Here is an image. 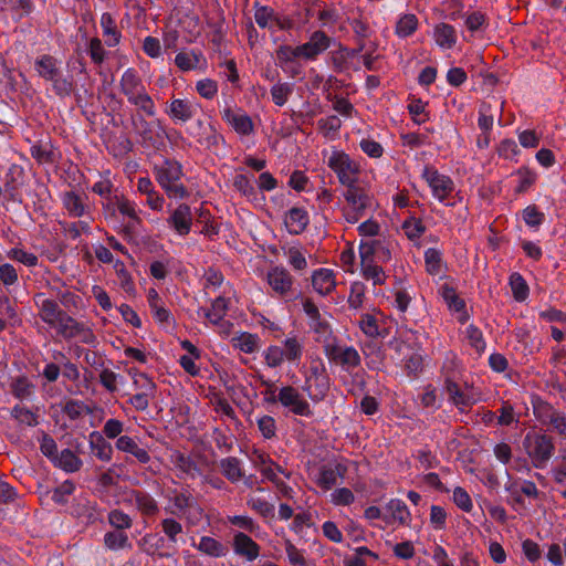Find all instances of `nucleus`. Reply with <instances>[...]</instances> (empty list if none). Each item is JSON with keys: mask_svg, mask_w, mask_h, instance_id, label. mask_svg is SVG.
<instances>
[{"mask_svg": "<svg viewBox=\"0 0 566 566\" xmlns=\"http://www.w3.org/2000/svg\"><path fill=\"white\" fill-rule=\"evenodd\" d=\"M199 104L189 99L172 96L166 103L165 113L175 124H185L198 113Z\"/></svg>", "mask_w": 566, "mask_h": 566, "instance_id": "f8f14e48", "label": "nucleus"}, {"mask_svg": "<svg viewBox=\"0 0 566 566\" xmlns=\"http://www.w3.org/2000/svg\"><path fill=\"white\" fill-rule=\"evenodd\" d=\"M329 386L328 375L307 376L304 390L313 401H321L327 395Z\"/></svg>", "mask_w": 566, "mask_h": 566, "instance_id": "4be33fe9", "label": "nucleus"}, {"mask_svg": "<svg viewBox=\"0 0 566 566\" xmlns=\"http://www.w3.org/2000/svg\"><path fill=\"white\" fill-rule=\"evenodd\" d=\"M87 197L75 191H65L61 196L62 205L72 218H80L85 216L90 207L85 202Z\"/></svg>", "mask_w": 566, "mask_h": 566, "instance_id": "f3484780", "label": "nucleus"}, {"mask_svg": "<svg viewBox=\"0 0 566 566\" xmlns=\"http://www.w3.org/2000/svg\"><path fill=\"white\" fill-rule=\"evenodd\" d=\"M427 272L431 275L439 274L442 268V254L439 250L430 248L424 252Z\"/></svg>", "mask_w": 566, "mask_h": 566, "instance_id": "8fccbe9b", "label": "nucleus"}, {"mask_svg": "<svg viewBox=\"0 0 566 566\" xmlns=\"http://www.w3.org/2000/svg\"><path fill=\"white\" fill-rule=\"evenodd\" d=\"M197 143L205 149L218 150L220 145L224 144V138L213 125H208L199 134Z\"/></svg>", "mask_w": 566, "mask_h": 566, "instance_id": "2f4dec72", "label": "nucleus"}, {"mask_svg": "<svg viewBox=\"0 0 566 566\" xmlns=\"http://www.w3.org/2000/svg\"><path fill=\"white\" fill-rule=\"evenodd\" d=\"M310 218L308 213L304 208L293 207L291 208L284 219V223L287 228V231L291 234H300L302 233L306 227L308 226Z\"/></svg>", "mask_w": 566, "mask_h": 566, "instance_id": "5701e85b", "label": "nucleus"}, {"mask_svg": "<svg viewBox=\"0 0 566 566\" xmlns=\"http://www.w3.org/2000/svg\"><path fill=\"white\" fill-rule=\"evenodd\" d=\"M120 92L127 97L129 104L136 106L147 116L156 115V105L151 96L146 92L142 78L136 70L127 69L119 81Z\"/></svg>", "mask_w": 566, "mask_h": 566, "instance_id": "f257e3e1", "label": "nucleus"}, {"mask_svg": "<svg viewBox=\"0 0 566 566\" xmlns=\"http://www.w3.org/2000/svg\"><path fill=\"white\" fill-rule=\"evenodd\" d=\"M434 40L443 49H451L457 42L455 30L452 25L440 23L434 28Z\"/></svg>", "mask_w": 566, "mask_h": 566, "instance_id": "72a5a7b5", "label": "nucleus"}, {"mask_svg": "<svg viewBox=\"0 0 566 566\" xmlns=\"http://www.w3.org/2000/svg\"><path fill=\"white\" fill-rule=\"evenodd\" d=\"M137 190L146 196L147 206L155 211H160L164 207V197L156 191L151 180L148 177H140L137 180Z\"/></svg>", "mask_w": 566, "mask_h": 566, "instance_id": "b1692460", "label": "nucleus"}, {"mask_svg": "<svg viewBox=\"0 0 566 566\" xmlns=\"http://www.w3.org/2000/svg\"><path fill=\"white\" fill-rule=\"evenodd\" d=\"M201 57L202 55L195 51L180 52L176 55L175 63L181 71H191L198 67Z\"/></svg>", "mask_w": 566, "mask_h": 566, "instance_id": "c03bdc74", "label": "nucleus"}, {"mask_svg": "<svg viewBox=\"0 0 566 566\" xmlns=\"http://www.w3.org/2000/svg\"><path fill=\"white\" fill-rule=\"evenodd\" d=\"M298 50L300 45L295 48L291 45H280L275 52L280 66L284 67L287 63H292L296 59L302 57V52Z\"/></svg>", "mask_w": 566, "mask_h": 566, "instance_id": "de8ad7c7", "label": "nucleus"}, {"mask_svg": "<svg viewBox=\"0 0 566 566\" xmlns=\"http://www.w3.org/2000/svg\"><path fill=\"white\" fill-rule=\"evenodd\" d=\"M346 468L342 464H337L334 469L324 467L318 476V485L324 490H331L337 484V478L343 476Z\"/></svg>", "mask_w": 566, "mask_h": 566, "instance_id": "c9c22d12", "label": "nucleus"}, {"mask_svg": "<svg viewBox=\"0 0 566 566\" xmlns=\"http://www.w3.org/2000/svg\"><path fill=\"white\" fill-rule=\"evenodd\" d=\"M153 174L169 198L184 199L188 197L187 188L179 182L184 172L178 161L165 159L161 164L154 165Z\"/></svg>", "mask_w": 566, "mask_h": 566, "instance_id": "7ed1b4c3", "label": "nucleus"}, {"mask_svg": "<svg viewBox=\"0 0 566 566\" xmlns=\"http://www.w3.org/2000/svg\"><path fill=\"white\" fill-rule=\"evenodd\" d=\"M266 282L273 295L285 302H292L301 296V292L294 286V277L284 266L271 268L266 273Z\"/></svg>", "mask_w": 566, "mask_h": 566, "instance_id": "6e6552de", "label": "nucleus"}, {"mask_svg": "<svg viewBox=\"0 0 566 566\" xmlns=\"http://www.w3.org/2000/svg\"><path fill=\"white\" fill-rule=\"evenodd\" d=\"M386 509L390 512L391 517L400 524L407 525L409 523L410 512L403 501L392 499L387 503Z\"/></svg>", "mask_w": 566, "mask_h": 566, "instance_id": "ea45409f", "label": "nucleus"}, {"mask_svg": "<svg viewBox=\"0 0 566 566\" xmlns=\"http://www.w3.org/2000/svg\"><path fill=\"white\" fill-rule=\"evenodd\" d=\"M104 543L109 549H120L130 545L128 536L122 531L106 533Z\"/></svg>", "mask_w": 566, "mask_h": 566, "instance_id": "13d9d810", "label": "nucleus"}, {"mask_svg": "<svg viewBox=\"0 0 566 566\" xmlns=\"http://www.w3.org/2000/svg\"><path fill=\"white\" fill-rule=\"evenodd\" d=\"M523 447L536 469H544L555 452L553 438L535 431L526 433Z\"/></svg>", "mask_w": 566, "mask_h": 566, "instance_id": "423d86ee", "label": "nucleus"}, {"mask_svg": "<svg viewBox=\"0 0 566 566\" xmlns=\"http://www.w3.org/2000/svg\"><path fill=\"white\" fill-rule=\"evenodd\" d=\"M105 144L108 153L117 158H123L133 150V143L125 134L109 136Z\"/></svg>", "mask_w": 566, "mask_h": 566, "instance_id": "c756f323", "label": "nucleus"}, {"mask_svg": "<svg viewBox=\"0 0 566 566\" xmlns=\"http://www.w3.org/2000/svg\"><path fill=\"white\" fill-rule=\"evenodd\" d=\"M108 522L117 531L130 528L133 521L130 516L120 510H113L108 514Z\"/></svg>", "mask_w": 566, "mask_h": 566, "instance_id": "052dcab7", "label": "nucleus"}, {"mask_svg": "<svg viewBox=\"0 0 566 566\" xmlns=\"http://www.w3.org/2000/svg\"><path fill=\"white\" fill-rule=\"evenodd\" d=\"M522 218L526 226L538 229L545 221V213L539 211L535 205H530L522 210Z\"/></svg>", "mask_w": 566, "mask_h": 566, "instance_id": "49530a36", "label": "nucleus"}, {"mask_svg": "<svg viewBox=\"0 0 566 566\" xmlns=\"http://www.w3.org/2000/svg\"><path fill=\"white\" fill-rule=\"evenodd\" d=\"M219 467L223 476L231 483H235L244 476V472L241 468V461L235 457L221 459Z\"/></svg>", "mask_w": 566, "mask_h": 566, "instance_id": "7c9ffc66", "label": "nucleus"}, {"mask_svg": "<svg viewBox=\"0 0 566 566\" xmlns=\"http://www.w3.org/2000/svg\"><path fill=\"white\" fill-rule=\"evenodd\" d=\"M421 177L431 188L432 196L440 202H444L454 190L453 180L449 176L440 174L433 166H424Z\"/></svg>", "mask_w": 566, "mask_h": 566, "instance_id": "9b49d317", "label": "nucleus"}, {"mask_svg": "<svg viewBox=\"0 0 566 566\" xmlns=\"http://www.w3.org/2000/svg\"><path fill=\"white\" fill-rule=\"evenodd\" d=\"M115 206L120 214L128 218V228L133 226H139L142 223V219L139 218L136 205L124 197L115 196Z\"/></svg>", "mask_w": 566, "mask_h": 566, "instance_id": "f704fd0d", "label": "nucleus"}, {"mask_svg": "<svg viewBox=\"0 0 566 566\" xmlns=\"http://www.w3.org/2000/svg\"><path fill=\"white\" fill-rule=\"evenodd\" d=\"M57 465L66 472H76L82 467V460L70 449H64L54 459Z\"/></svg>", "mask_w": 566, "mask_h": 566, "instance_id": "4c0bfd02", "label": "nucleus"}, {"mask_svg": "<svg viewBox=\"0 0 566 566\" xmlns=\"http://www.w3.org/2000/svg\"><path fill=\"white\" fill-rule=\"evenodd\" d=\"M509 283H510V286H511V290L513 293V297L515 298V301L523 302L527 298L530 289H528L526 281L520 273H517V272L512 273L510 275Z\"/></svg>", "mask_w": 566, "mask_h": 566, "instance_id": "a19ab883", "label": "nucleus"}, {"mask_svg": "<svg viewBox=\"0 0 566 566\" xmlns=\"http://www.w3.org/2000/svg\"><path fill=\"white\" fill-rule=\"evenodd\" d=\"M233 187L241 195L249 199H254L256 197V190L254 188L253 182L245 175H237L233 179Z\"/></svg>", "mask_w": 566, "mask_h": 566, "instance_id": "864d4df0", "label": "nucleus"}, {"mask_svg": "<svg viewBox=\"0 0 566 566\" xmlns=\"http://www.w3.org/2000/svg\"><path fill=\"white\" fill-rule=\"evenodd\" d=\"M454 378V374L446 373L444 391L448 394L449 400L459 409L471 406L473 403L472 398L460 389Z\"/></svg>", "mask_w": 566, "mask_h": 566, "instance_id": "aec40b11", "label": "nucleus"}, {"mask_svg": "<svg viewBox=\"0 0 566 566\" xmlns=\"http://www.w3.org/2000/svg\"><path fill=\"white\" fill-rule=\"evenodd\" d=\"M160 526L168 542L175 545L184 531L182 524L174 517H166L160 522Z\"/></svg>", "mask_w": 566, "mask_h": 566, "instance_id": "37998d69", "label": "nucleus"}, {"mask_svg": "<svg viewBox=\"0 0 566 566\" xmlns=\"http://www.w3.org/2000/svg\"><path fill=\"white\" fill-rule=\"evenodd\" d=\"M366 286L361 282H354L350 286L348 304L352 308H359L365 300Z\"/></svg>", "mask_w": 566, "mask_h": 566, "instance_id": "e2e57ef3", "label": "nucleus"}, {"mask_svg": "<svg viewBox=\"0 0 566 566\" xmlns=\"http://www.w3.org/2000/svg\"><path fill=\"white\" fill-rule=\"evenodd\" d=\"M222 119L228 123L237 134L248 136L254 132L252 118L243 111L227 107L221 112Z\"/></svg>", "mask_w": 566, "mask_h": 566, "instance_id": "4468645a", "label": "nucleus"}, {"mask_svg": "<svg viewBox=\"0 0 566 566\" xmlns=\"http://www.w3.org/2000/svg\"><path fill=\"white\" fill-rule=\"evenodd\" d=\"M265 402H280L283 407L289 408L291 412L297 416L311 417L313 411L310 403L302 397L300 391L292 386L282 387L277 396L266 397Z\"/></svg>", "mask_w": 566, "mask_h": 566, "instance_id": "1a4fd4ad", "label": "nucleus"}, {"mask_svg": "<svg viewBox=\"0 0 566 566\" xmlns=\"http://www.w3.org/2000/svg\"><path fill=\"white\" fill-rule=\"evenodd\" d=\"M196 91L201 97L212 99L217 95L218 84L211 78H203L196 83Z\"/></svg>", "mask_w": 566, "mask_h": 566, "instance_id": "338daca9", "label": "nucleus"}, {"mask_svg": "<svg viewBox=\"0 0 566 566\" xmlns=\"http://www.w3.org/2000/svg\"><path fill=\"white\" fill-rule=\"evenodd\" d=\"M8 258L18 261L29 268L38 265V256L33 253H29L21 248H12L8 252Z\"/></svg>", "mask_w": 566, "mask_h": 566, "instance_id": "680f3d73", "label": "nucleus"}, {"mask_svg": "<svg viewBox=\"0 0 566 566\" xmlns=\"http://www.w3.org/2000/svg\"><path fill=\"white\" fill-rule=\"evenodd\" d=\"M402 229L405 230L407 237L411 240L420 238L426 231V227L421 220L416 218L407 219L402 224Z\"/></svg>", "mask_w": 566, "mask_h": 566, "instance_id": "774afa93", "label": "nucleus"}, {"mask_svg": "<svg viewBox=\"0 0 566 566\" xmlns=\"http://www.w3.org/2000/svg\"><path fill=\"white\" fill-rule=\"evenodd\" d=\"M35 303L39 307V315L42 321L54 327L61 335H71L76 328L75 319L65 311L61 310L59 303L54 300L43 298L42 294L35 296Z\"/></svg>", "mask_w": 566, "mask_h": 566, "instance_id": "39448f33", "label": "nucleus"}, {"mask_svg": "<svg viewBox=\"0 0 566 566\" xmlns=\"http://www.w3.org/2000/svg\"><path fill=\"white\" fill-rule=\"evenodd\" d=\"M441 296L447 303L448 307L459 314V321L465 322L468 319V315L465 313V302L457 294L455 289L444 284L441 287Z\"/></svg>", "mask_w": 566, "mask_h": 566, "instance_id": "a878e982", "label": "nucleus"}, {"mask_svg": "<svg viewBox=\"0 0 566 566\" xmlns=\"http://www.w3.org/2000/svg\"><path fill=\"white\" fill-rule=\"evenodd\" d=\"M90 447L92 453L101 461L108 462L112 460V444L107 442L103 434L99 433L98 431L91 432Z\"/></svg>", "mask_w": 566, "mask_h": 566, "instance_id": "cd10ccee", "label": "nucleus"}, {"mask_svg": "<svg viewBox=\"0 0 566 566\" xmlns=\"http://www.w3.org/2000/svg\"><path fill=\"white\" fill-rule=\"evenodd\" d=\"M254 8V19L260 28H269L270 22H274V19H276V14L272 8L268 6H260L259 3H255Z\"/></svg>", "mask_w": 566, "mask_h": 566, "instance_id": "6e6d98bb", "label": "nucleus"}, {"mask_svg": "<svg viewBox=\"0 0 566 566\" xmlns=\"http://www.w3.org/2000/svg\"><path fill=\"white\" fill-rule=\"evenodd\" d=\"M332 44V38L324 31L316 30L311 35L307 42L300 45L302 59L307 61H315L318 55L324 53Z\"/></svg>", "mask_w": 566, "mask_h": 566, "instance_id": "ddd939ff", "label": "nucleus"}, {"mask_svg": "<svg viewBox=\"0 0 566 566\" xmlns=\"http://www.w3.org/2000/svg\"><path fill=\"white\" fill-rule=\"evenodd\" d=\"M75 491V485L71 480H66L56 488H54L51 493V500L60 505H64L69 502V496L73 494Z\"/></svg>", "mask_w": 566, "mask_h": 566, "instance_id": "a18cd8bd", "label": "nucleus"}, {"mask_svg": "<svg viewBox=\"0 0 566 566\" xmlns=\"http://www.w3.org/2000/svg\"><path fill=\"white\" fill-rule=\"evenodd\" d=\"M132 125L146 145L157 149L164 146L166 133L160 120L150 123L146 120L142 115H137L136 117L132 118Z\"/></svg>", "mask_w": 566, "mask_h": 566, "instance_id": "9d476101", "label": "nucleus"}, {"mask_svg": "<svg viewBox=\"0 0 566 566\" xmlns=\"http://www.w3.org/2000/svg\"><path fill=\"white\" fill-rule=\"evenodd\" d=\"M327 166L335 172L342 186L358 182L360 165L345 151L333 149L327 157Z\"/></svg>", "mask_w": 566, "mask_h": 566, "instance_id": "0eeeda50", "label": "nucleus"}, {"mask_svg": "<svg viewBox=\"0 0 566 566\" xmlns=\"http://www.w3.org/2000/svg\"><path fill=\"white\" fill-rule=\"evenodd\" d=\"M63 412L71 419L76 420L83 415L92 413V409L80 400H69L63 407Z\"/></svg>", "mask_w": 566, "mask_h": 566, "instance_id": "3c124183", "label": "nucleus"}, {"mask_svg": "<svg viewBox=\"0 0 566 566\" xmlns=\"http://www.w3.org/2000/svg\"><path fill=\"white\" fill-rule=\"evenodd\" d=\"M127 501L134 504L143 515L155 516L159 512L157 501L145 491L132 490Z\"/></svg>", "mask_w": 566, "mask_h": 566, "instance_id": "a211bd4d", "label": "nucleus"}, {"mask_svg": "<svg viewBox=\"0 0 566 566\" xmlns=\"http://www.w3.org/2000/svg\"><path fill=\"white\" fill-rule=\"evenodd\" d=\"M232 547L237 555L250 562L256 559L260 555V545L242 532L234 534Z\"/></svg>", "mask_w": 566, "mask_h": 566, "instance_id": "6ab92c4d", "label": "nucleus"}, {"mask_svg": "<svg viewBox=\"0 0 566 566\" xmlns=\"http://www.w3.org/2000/svg\"><path fill=\"white\" fill-rule=\"evenodd\" d=\"M248 505L263 517H271L274 514V505L261 497H249Z\"/></svg>", "mask_w": 566, "mask_h": 566, "instance_id": "0e129e2a", "label": "nucleus"}, {"mask_svg": "<svg viewBox=\"0 0 566 566\" xmlns=\"http://www.w3.org/2000/svg\"><path fill=\"white\" fill-rule=\"evenodd\" d=\"M31 156L41 165L56 161V154L50 144H38L30 148Z\"/></svg>", "mask_w": 566, "mask_h": 566, "instance_id": "58836bf2", "label": "nucleus"}, {"mask_svg": "<svg viewBox=\"0 0 566 566\" xmlns=\"http://www.w3.org/2000/svg\"><path fill=\"white\" fill-rule=\"evenodd\" d=\"M418 28V19L412 13H407L400 17L396 23V34L399 38H407L411 35Z\"/></svg>", "mask_w": 566, "mask_h": 566, "instance_id": "79ce46f5", "label": "nucleus"}, {"mask_svg": "<svg viewBox=\"0 0 566 566\" xmlns=\"http://www.w3.org/2000/svg\"><path fill=\"white\" fill-rule=\"evenodd\" d=\"M234 349L244 352L247 354L253 353L259 349V337L250 333H240L231 338Z\"/></svg>", "mask_w": 566, "mask_h": 566, "instance_id": "e433bc0d", "label": "nucleus"}, {"mask_svg": "<svg viewBox=\"0 0 566 566\" xmlns=\"http://www.w3.org/2000/svg\"><path fill=\"white\" fill-rule=\"evenodd\" d=\"M101 27L103 35L106 38L105 43L111 48L116 46L120 40V32L117 30L116 22L109 12L102 14Z\"/></svg>", "mask_w": 566, "mask_h": 566, "instance_id": "473e14b6", "label": "nucleus"}, {"mask_svg": "<svg viewBox=\"0 0 566 566\" xmlns=\"http://www.w3.org/2000/svg\"><path fill=\"white\" fill-rule=\"evenodd\" d=\"M361 273L364 279L371 280L374 285H381L386 281V276L381 266L373 262L361 265Z\"/></svg>", "mask_w": 566, "mask_h": 566, "instance_id": "5fc2aeb1", "label": "nucleus"}, {"mask_svg": "<svg viewBox=\"0 0 566 566\" xmlns=\"http://www.w3.org/2000/svg\"><path fill=\"white\" fill-rule=\"evenodd\" d=\"M170 503L171 507H167L166 511L175 516L185 518L188 526H198L202 522L205 510L187 489L174 490Z\"/></svg>", "mask_w": 566, "mask_h": 566, "instance_id": "20e7f679", "label": "nucleus"}, {"mask_svg": "<svg viewBox=\"0 0 566 566\" xmlns=\"http://www.w3.org/2000/svg\"><path fill=\"white\" fill-rule=\"evenodd\" d=\"M11 416L20 423H24L30 427H35L39 423L38 416L21 405H15L12 408Z\"/></svg>", "mask_w": 566, "mask_h": 566, "instance_id": "603ef678", "label": "nucleus"}, {"mask_svg": "<svg viewBox=\"0 0 566 566\" xmlns=\"http://www.w3.org/2000/svg\"><path fill=\"white\" fill-rule=\"evenodd\" d=\"M115 444L119 451L133 454L140 463L145 464L150 461L149 453L139 448L135 440L128 436H120Z\"/></svg>", "mask_w": 566, "mask_h": 566, "instance_id": "c85d7f7f", "label": "nucleus"}, {"mask_svg": "<svg viewBox=\"0 0 566 566\" xmlns=\"http://www.w3.org/2000/svg\"><path fill=\"white\" fill-rule=\"evenodd\" d=\"M535 417L543 423L547 424L552 417L556 413V409L548 402L537 399L533 403Z\"/></svg>", "mask_w": 566, "mask_h": 566, "instance_id": "4d7b16f0", "label": "nucleus"}, {"mask_svg": "<svg viewBox=\"0 0 566 566\" xmlns=\"http://www.w3.org/2000/svg\"><path fill=\"white\" fill-rule=\"evenodd\" d=\"M199 552L210 557L219 558L228 554L229 548L211 536H202L198 544H192Z\"/></svg>", "mask_w": 566, "mask_h": 566, "instance_id": "bb28decb", "label": "nucleus"}, {"mask_svg": "<svg viewBox=\"0 0 566 566\" xmlns=\"http://www.w3.org/2000/svg\"><path fill=\"white\" fill-rule=\"evenodd\" d=\"M292 92L293 87L290 83H279L272 86L271 96L275 105L283 106Z\"/></svg>", "mask_w": 566, "mask_h": 566, "instance_id": "bf43d9fd", "label": "nucleus"}, {"mask_svg": "<svg viewBox=\"0 0 566 566\" xmlns=\"http://www.w3.org/2000/svg\"><path fill=\"white\" fill-rule=\"evenodd\" d=\"M289 264L296 271H302L307 268V261L304 253L295 247H291L286 252Z\"/></svg>", "mask_w": 566, "mask_h": 566, "instance_id": "69168bd1", "label": "nucleus"}, {"mask_svg": "<svg viewBox=\"0 0 566 566\" xmlns=\"http://www.w3.org/2000/svg\"><path fill=\"white\" fill-rule=\"evenodd\" d=\"M34 69L39 76L52 85V90L60 97H66L74 91V84L71 77L64 76L60 62L52 55L44 54L34 62Z\"/></svg>", "mask_w": 566, "mask_h": 566, "instance_id": "f03ea898", "label": "nucleus"}, {"mask_svg": "<svg viewBox=\"0 0 566 566\" xmlns=\"http://www.w3.org/2000/svg\"><path fill=\"white\" fill-rule=\"evenodd\" d=\"M201 311L211 324L220 326L221 331L227 333L226 327L228 328L231 325L229 322L223 319L228 312L227 298L219 296L212 302L210 310L201 308Z\"/></svg>", "mask_w": 566, "mask_h": 566, "instance_id": "412c9836", "label": "nucleus"}, {"mask_svg": "<svg viewBox=\"0 0 566 566\" xmlns=\"http://www.w3.org/2000/svg\"><path fill=\"white\" fill-rule=\"evenodd\" d=\"M313 289L321 295L329 294L336 286L335 275L333 270L318 269L312 274Z\"/></svg>", "mask_w": 566, "mask_h": 566, "instance_id": "393cba45", "label": "nucleus"}, {"mask_svg": "<svg viewBox=\"0 0 566 566\" xmlns=\"http://www.w3.org/2000/svg\"><path fill=\"white\" fill-rule=\"evenodd\" d=\"M167 222L179 235H187L191 231L192 213L187 203H180L170 214Z\"/></svg>", "mask_w": 566, "mask_h": 566, "instance_id": "dca6fc26", "label": "nucleus"}, {"mask_svg": "<svg viewBox=\"0 0 566 566\" xmlns=\"http://www.w3.org/2000/svg\"><path fill=\"white\" fill-rule=\"evenodd\" d=\"M143 541L146 545H148L145 548V552L148 555H150L153 557H158V558H167V557L171 556L169 553L160 551V548L164 546V543H165L164 537H158L156 539V536L146 535L145 537H143Z\"/></svg>", "mask_w": 566, "mask_h": 566, "instance_id": "09e8293b", "label": "nucleus"}, {"mask_svg": "<svg viewBox=\"0 0 566 566\" xmlns=\"http://www.w3.org/2000/svg\"><path fill=\"white\" fill-rule=\"evenodd\" d=\"M343 196L352 209L358 212H366L373 205V197L357 184L345 187Z\"/></svg>", "mask_w": 566, "mask_h": 566, "instance_id": "2eb2a0df", "label": "nucleus"}]
</instances>
